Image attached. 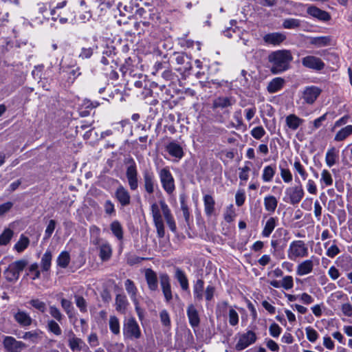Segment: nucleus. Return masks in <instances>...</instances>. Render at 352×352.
<instances>
[{
    "label": "nucleus",
    "instance_id": "6ab92c4d",
    "mask_svg": "<svg viewBox=\"0 0 352 352\" xmlns=\"http://www.w3.org/2000/svg\"><path fill=\"white\" fill-rule=\"evenodd\" d=\"M116 198L122 206H126L130 204L131 196L128 190L122 186H120L115 192Z\"/></svg>",
    "mask_w": 352,
    "mask_h": 352
},
{
    "label": "nucleus",
    "instance_id": "13d9d810",
    "mask_svg": "<svg viewBox=\"0 0 352 352\" xmlns=\"http://www.w3.org/2000/svg\"><path fill=\"white\" fill-rule=\"evenodd\" d=\"M305 332L307 340L311 342H315L318 338V332L311 327H307L305 328Z\"/></svg>",
    "mask_w": 352,
    "mask_h": 352
},
{
    "label": "nucleus",
    "instance_id": "603ef678",
    "mask_svg": "<svg viewBox=\"0 0 352 352\" xmlns=\"http://www.w3.org/2000/svg\"><path fill=\"white\" fill-rule=\"evenodd\" d=\"M28 275H29L32 280H36L40 278L41 272L38 270V265L37 263H34L29 266Z\"/></svg>",
    "mask_w": 352,
    "mask_h": 352
},
{
    "label": "nucleus",
    "instance_id": "2eb2a0df",
    "mask_svg": "<svg viewBox=\"0 0 352 352\" xmlns=\"http://www.w3.org/2000/svg\"><path fill=\"white\" fill-rule=\"evenodd\" d=\"M160 285L165 300L167 302H169L173 298L169 276L166 274H162L160 275Z\"/></svg>",
    "mask_w": 352,
    "mask_h": 352
},
{
    "label": "nucleus",
    "instance_id": "4be33fe9",
    "mask_svg": "<svg viewBox=\"0 0 352 352\" xmlns=\"http://www.w3.org/2000/svg\"><path fill=\"white\" fill-rule=\"evenodd\" d=\"M145 278L151 291H156L158 288V281L157 274L151 269L145 270Z\"/></svg>",
    "mask_w": 352,
    "mask_h": 352
},
{
    "label": "nucleus",
    "instance_id": "b1692460",
    "mask_svg": "<svg viewBox=\"0 0 352 352\" xmlns=\"http://www.w3.org/2000/svg\"><path fill=\"white\" fill-rule=\"evenodd\" d=\"M68 336H69V340H68L69 346L70 349L72 351H81L83 345H85L84 342L80 338L76 337L75 334L74 333V332L72 331H70L68 333Z\"/></svg>",
    "mask_w": 352,
    "mask_h": 352
},
{
    "label": "nucleus",
    "instance_id": "a18cd8bd",
    "mask_svg": "<svg viewBox=\"0 0 352 352\" xmlns=\"http://www.w3.org/2000/svg\"><path fill=\"white\" fill-rule=\"evenodd\" d=\"M293 167L296 173H297L302 180H306L308 173L304 166L300 163L299 160H296L293 164Z\"/></svg>",
    "mask_w": 352,
    "mask_h": 352
},
{
    "label": "nucleus",
    "instance_id": "c03bdc74",
    "mask_svg": "<svg viewBox=\"0 0 352 352\" xmlns=\"http://www.w3.org/2000/svg\"><path fill=\"white\" fill-rule=\"evenodd\" d=\"M14 236V231L10 228H6L0 234V245H8Z\"/></svg>",
    "mask_w": 352,
    "mask_h": 352
},
{
    "label": "nucleus",
    "instance_id": "ddd939ff",
    "mask_svg": "<svg viewBox=\"0 0 352 352\" xmlns=\"http://www.w3.org/2000/svg\"><path fill=\"white\" fill-rule=\"evenodd\" d=\"M126 176L131 190H135L138 187V179L137 167L134 162L127 167Z\"/></svg>",
    "mask_w": 352,
    "mask_h": 352
},
{
    "label": "nucleus",
    "instance_id": "09e8293b",
    "mask_svg": "<svg viewBox=\"0 0 352 352\" xmlns=\"http://www.w3.org/2000/svg\"><path fill=\"white\" fill-rule=\"evenodd\" d=\"M320 182L321 185L324 184L325 186H329L333 184V177L329 170L326 169L322 170Z\"/></svg>",
    "mask_w": 352,
    "mask_h": 352
},
{
    "label": "nucleus",
    "instance_id": "423d86ee",
    "mask_svg": "<svg viewBox=\"0 0 352 352\" xmlns=\"http://www.w3.org/2000/svg\"><path fill=\"white\" fill-rule=\"evenodd\" d=\"M123 335L126 338L133 340L141 336L139 325L134 318H128L124 324Z\"/></svg>",
    "mask_w": 352,
    "mask_h": 352
},
{
    "label": "nucleus",
    "instance_id": "bb28decb",
    "mask_svg": "<svg viewBox=\"0 0 352 352\" xmlns=\"http://www.w3.org/2000/svg\"><path fill=\"white\" fill-rule=\"evenodd\" d=\"M278 223V218L277 217H270L262 230L261 234L263 237L267 238L272 233L274 228L276 227Z\"/></svg>",
    "mask_w": 352,
    "mask_h": 352
},
{
    "label": "nucleus",
    "instance_id": "f8f14e48",
    "mask_svg": "<svg viewBox=\"0 0 352 352\" xmlns=\"http://www.w3.org/2000/svg\"><path fill=\"white\" fill-rule=\"evenodd\" d=\"M301 63L305 67L315 71H320L324 67V62L320 58L312 55L302 58Z\"/></svg>",
    "mask_w": 352,
    "mask_h": 352
},
{
    "label": "nucleus",
    "instance_id": "6e6d98bb",
    "mask_svg": "<svg viewBox=\"0 0 352 352\" xmlns=\"http://www.w3.org/2000/svg\"><path fill=\"white\" fill-rule=\"evenodd\" d=\"M29 303L31 306H32L36 309L38 310L41 313H45L47 310V307L45 302L41 301L38 298H34L29 301Z\"/></svg>",
    "mask_w": 352,
    "mask_h": 352
},
{
    "label": "nucleus",
    "instance_id": "cd10ccee",
    "mask_svg": "<svg viewBox=\"0 0 352 352\" xmlns=\"http://www.w3.org/2000/svg\"><path fill=\"white\" fill-rule=\"evenodd\" d=\"M124 287L132 302H136V301L139 300V297L138 295V288L133 281L130 279L126 280L124 282Z\"/></svg>",
    "mask_w": 352,
    "mask_h": 352
},
{
    "label": "nucleus",
    "instance_id": "5fc2aeb1",
    "mask_svg": "<svg viewBox=\"0 0 352 352\" xmlns=\"http://www.w3.org/2000/svg\"><path fill=\"white\" fill-rule=\"evenodd\" d=\"M280 175L283 181L286 183H290L293 179V175L289 168L279 166Z\"/></svg>",
    "mask_w": 352,
    "mask_h": 352
},
{
    "label": "nucleus",
    "instance_id": "4d7b16f0",
    "mask_svg": "<svg viewBox=\"0 0 352 352\" xmlns=\"http://www.w3.org/2000/svg\"><path fill=\"white\" fill-rule=\"evenodd\" d=\"M265 133L266 132L262 126H255L250 131L251 135L256 140H261Z\"/></svg>",
    "mask_w": 352,
    "mask_h": 352
},
{
    "label": "nucleus",
    "instance_id": "de8ad7c7",
    "mask_svg": "<svg viewBox=\"0 0 352 352\" xmlns=\"http://www.w3.org/2000/svg\"><path fill=\"white\" fill-rule=\"evenodd\" d=\"M109 329L110 331L115 335L120 333V322L119 319L116 316H111L109 318Z\"/></svg>",
    "mask_w": 352,
    "mask_h": 352
},
{
    "label": "nucleus",
    "instance_id": "1a4fd4ad",
    "mask_svg": "<svg viewBox=\"0 0 352 352\" xmlns=\"http://www.w3.org/2000/svg\"><path fill=\"white\" fill-rule=\"evenodd\" d=\"M256 340V335L252 331H248L245 333L239 335V340L235 346L238 351H241L254 344Z\"/></svg>",
    "mask_w": 352,
    "mask_h": 352
},
{
    "label": "nucleus",
    "instance_id": "39448f33",
    "mask_svg": "<svg viewBox=\"0 0 352 352\" xmlns=\"http://www.w3.org/2000/svg\"><path fill=\"white\" fill-rule=\"evenodd\" d=\"M27 265L28 261L24 258L12 262L3 272L5 278L9 282H16Z\"/></svg>",
    "mask_w": 352,
    "mask_h": 352
},
{
    "label": "nucleus",
    "instance_id": "7ed1b4c3",
    "mask_svg": "<svg viewBox=\"0 0 352 352\" xmlns=\"http://www.w3.org/2000/svg\"><path fill=\"white\" fill-rule=\"evenodd\" d=\"M296 184L287 187L285 189L284 200L292 205H296L300 202L305 196V190L302 184L296 175L295 177Z\"/></svg>",
    "mask_w": 352,
    "mask_h": 352
},
{
    "label": "nucleus",
    "instance_id": "bf43d9fd",
    "mask_svg": "<svg viewBox=\"0 0 352 352\" xmlns=\"http://www.w3.org/2000/svg\"><path fill=\"white\" fill-rule=\"evenodd\" d=\"M281 287L285 290H289L294 287V279L292 276H285L280 280Z\"/></svg>",
    "mask_w": 352,
    "mask_h": 352
},
{
    "label": "nucleus",
    "instance_id": "5701e85b",
    "mask_svg": "<svg viewBox=\"0 0 352 352\" xmlns=\"http://www.w3.org/2000/svg\"><path fill=\"white\" fill-rule=\"evenodd\" d=\"M14 318L21 326L23 327L31 325L33 320L28 313L22 310H18L14 314Z\"/></svg>",
    "mask_w": 352,
    "mask_h": 352
},
{
    "label": "nucleus",
    "instance_id": "f704fd0d",
    "mask_svg": "<svg viewBox=\"0 0 352 352\" xmlns=\"http://www.w3.org/2000/svg\"><path fill=\"white\" fill-rule=\"evenodd\" d=\"M204 281L202 279L196 280L193 285V295L195 300L201 301L204 297Z\"/></svg>",
    "mask_w": 352,
    "mask_h": 352
},
{
    "label": "nucleus",
    "instance_id": "ea45409f",
    "mask_svg": "<svg viewBox=\"0 0 352 352\" xmlns=\"http://www.w3.org/2000/svg\"><path fill=\"white\" fill-rule=\"evenodd\" d=\"M52 255L50 250H47L41 260V267L43 272L48 271L51 267Z\"/></svg>",
    "mask_w": 352,
    "mask_h": 352
},
{
    "label": "nucleus",
    "instance_id": "e433bc0d",
    "mask_svg": "<svg viewBox=\"0 0 352 352\" xmlns=\"http://www.w3.org/2000/svg\"><path fill=\"white\" fill-rule=\"evenodd\" d=\"M352 134V125H347L337 132L334 140L341 142L344 140Z\"/></svg>",
    "mask_w": 352,
    "mask_h": 352
},
{
    "label": "nucleus",
    "instance_id": "c9c22d12",
    "mask_svg": "<svg viewBox=\"0 0 352 352\" xmlns=\"http://www.w3.org/2000/svg\"><path fill=\"white\" fill-rule=\"evenodd\" d=\"M278 201L276 198L273 195H267L264 198V206L265 210L273 213L277 208Z\"/></svg>",
    "mask_w": 352,
    "mask_h": 352
},
{
    "label": "nucleus",
    "instance_id": "58836bf2",
    "mask_svg": "<svg viewBox=\"0 0 352 352\" xmlns=\"http://www.w3.org/2000/svg\"><path fill=\"white\" fill-rule=\"evenodd\" d=\"M42 334L43 332L41 330L36 329L24 333L22 338L30 340L33 343H37L38 340L41 338Z\"/></svg>",
    "mask_w": 352,
    "mask_h": 352
},
{
    "label": "nucleus",
    "instance_id": "4468645a",
    "mask_svg": "<svg viewBox=\"0 0 352 352\" xmlns=\"http://www.w3.org/2000/svg\"><path fill=\"white\" fill-rule=\"evenodd\" d=\"M99 250V257L102 261H109L112 256V248L110 243L103 240L98 244H94Z\"/></svg>",
    "mask_w": 352,
    "mask_h": 352
},
{
    "label": "nucleus",
    "instance_id": "052dcab7",
    "mask_svg": "<svg viewBox=\"0 0 352 352\" xmlns=\"http://www.w3.org/2000/svg\"><path fill=\"white\" fill-rule=\"evenodd\" d=\"M269 332L273 338H278L282 332V329L278 324L273 322L269 327Z\"/></svg>",
    "mask_w": 352,
    "mask_h": 352
},
{
    "label": "nucleus",
    "instance_id": "0e129e2a",
    "mask_svg": "<svg viewBox=\"0 0 352 352\" xmlns=\"http://www.w3.org/2000/svg\"><path fill=\"white\" fill-rule=\"evenodd\" d=\"M306 188L307 192L311 195H316L318 192L317 186L313 179H308L306 183Z\"/></svg>",
    "mask_w": 352,
    "mask_h": 352
},
{
    "label": "nucleus",
    "instance_id": "c756f323",
    "mask_svg": "<svg viewBox=\"0 0 352 352\" xmlns=\"http://www.w3.org/2000/svg\"><path fill=\"white\" fill-rule=\"evenodd\" d=\"M285 80L280 77L273 78L267 87V91L270 94L276 93L280 90L284 85Z\"/></svg>",
    "mask_w": 352,
    "mask_h": 352
},
{
    "label": "nucleus",
    "instance_id": "aec40b11",
    "mask_svg": "<svg viewBox=\"0 0 352 352\" xmlns=\"http://www.w3.org/2000/svg\"><path fill=\"white\" fill-rule=\"evenodd\" d=\"M307 11L310 16L318 20L327 21L330 19V15L327 12L322 10L316 6H309Z\"/></svg>",
    "mask_w": 352,
    "mask_h": 352
},
{
    "label": "nucleus",
    "instance_id": "412c9836",
    "mask_svg": "<svg viewBox=\"0 0 352 352\" xmlns=\"http://www.w3.org/2000/svg\"><path fill=\"white\" fill-rule=\"evenodd\" d=\"M186 314L190 324L192 327H197L199 324L200 319L198 311L195 306L192 304L188 305L186 309Z\"/></svg>",
    "mask_w": 352,
    "mask_h": 352
},
{
    "label": "nucleus",
    "instance_id": "a19ab883",
    "mask_svg": "<svg viewBox=\"0 0 352 352\" xmlns=\"http://www.w3.org/2000/svg\"><path fill=\"white\" fill-rule=\"evenodd\" d=\"M110 229L118 240L122 241L123 239V229L118 221H113L110 225Z\"/></svg>",
    "mask_w": 352,
    "mask_h": 352
},
{
    "label": "nucleus",
    "instance_id": "20e7f679",
    "mask_svg": "<svg viewBox=\"0 0 352 352\" xmlns=\"http://www.w3.org/2000/svg\"><path fill=\"white\" fill-rule=\"evenodd\" d=\"M287 254L289 260L296 261L298 259L307 257L309 248L304 241L295 240L289 243Z\"/></svg>",
    "mask_w": 352,
    "mask_h": 352
},
{
    "label": "nucleus",
    "instance_id": "338daca9",
    "mask_svg": "<svg viewBox=\"0 0 352 352\" xmlns=\"http://www.w3.org/2000/svg\"><path fill=\"white\" fill-rule=\"evenodd\" d=\"M50 314L52 316V317H53L58 322H60L63 318V316L60 311V310L55 306L50 307Z\"/></svg>",
    "mask_w": 352,
    "mask_h": 352
},
{
    "label": "nucleus",
    "instance_id": "dca6fc26",
    "mask_svg": "<svg viewBox=\"0 0 352 352\" xmlns=\"http://www.w3.org/2000/svg\"><path fill=\"white\" fill-rule=\"evenodd\" d=\"M285 126L290 131H296L305 122V120L296 114L291 113L285 117Z\"/></svg>",
    "mask_w": 352,
    "mask_h": 352
},
{
    "label": "nucleus",
    "instance_id": "864d4df0",
    "mask_svg": "<svg viewBox=\"0 0 352 352\" xmlns=\"http://www.w3.org/2000/svg\"><path fill=\"white\" fill-rule=\"evenodd\" d=\"M300 20L298 19H286L283 23V26L285 29H296L300 25Z\"/></svg>",
    "mask_w": 352,
    "mask_h": 352
},
{
    "label": "nucleus",
    "instance_id": "c85d7f7f",
    "mask_svg": "<svg viewBox=\"0 0 352 352\" xmlns=\"http://www.w3.org/2000/svg\"><path fill=\"white\" fill-rule=\"evenodd\" d=\"M175 278L179 282L182 290L187 291L189 289L188 278L183 270L179 268L175 269Z\"/></svg>",
    "mask_w": 352,
    "mask_h": 352
},
{
    "label": "nucleus",
    "instance_id": "393cba45",
    "mask_svg": "<svg viewBox=\"0 0 352 352\" xmlns=\"http://www.w3.org/2000/svg\"><path fill=\"white\" fill-rule=\"evenodd\" d=\"M285 36L279 32H274L267 34L264 36L263 40L266 43L273 45H278L280 44L285 39Z\"/></svg>",
    "mask_w": 352,
    "mask_h": 352
},
{
    "label": "nucleus",
    "instance_id": "0eeeda50",
    "mask_svg": "<svg viewBox=\"0 0 352 352\" xmlns=\"http://www.w3.org/2000/svg\"><path fill=\"white\" fill-rule=\"evenodd\" d=\"M158 174L164 190L169 195L173 193L175 189V181L169 168H163Z\"/></svg>",
    "mask_w": 352,
    "mask_h": 352
},
{
    "label": "nucleus",
    "instance_id": "49530a36",
    "mask_svg": "<svg viewBox=\"0 0 352 352\" xmlns=\"http://www.w3.org/2000/svg\"><path fill=\"white\" fill-rule=\"evenodd\" d=\"M69 261L70 256L69 254L66 251L62 252L58 256L56 261L57 265L62 268L67 267L69 263Z\"/></svg>",
    "mask_w": 352,
    "mask_h": 352
},
{
    "label": "nucleus",
    "instance_id": "9b49d317",
    "mask_svg": "<svg viewBox=\"0 0 352 352\" xmlns=\"http://www.w3.org/2000/svg\"><path fill=\"white\" fill-rule=\"evenodd\" d=\"M322 89L316 86L306 87L302 94V98L306 104H312L320 95Z\"/></svg>",
    "mask_w": 352,
    "mask_h": 352
},
{
    "label": "nucleus",
    "instance_id": "79ce46f5",
    "mask_svg": "<svg viewBox=\"0 0 352 352\" xmlns=\"http://www.w3.org/2000/svg\"><path fill=\"white\" fill-rule=\"evenodd\" d=\"M331 38L329 36H318L311 39L310 43L318 47H324L330 45Z\"/></svg>",
    "mask_w": 352,
    "mask_h": 352
},
{
    "label": "nucleus",
    "instance_id": "72a5a7b5",
    "mask_svg": "<svg viewBox=\"0 0 352 352\" xmlns=\"http://www.w3.org/2000/svg\"><path fill=\"white\" fill-rule=\"evenodd\" d=\"M276 166L267 165L264 167L262 173V179L264 182H270L272 181L276 174Z\"/></svg>",
    "mask_w": 352,
    "mask_h": 352
},
{
    "label": "nucleus",
    "instance_id": "f03ea898",
    "mask_svg": "<svg viewBox=\"0 0 352 352\" xmlns=\"http://www.w3.org/2000/svg\"><path fill=\"white\" fill-rule=\"evenodd\" d=\"M293 57L289 50H277L268 56L270 71L274 74H278L287 70Z\"/></svg>",
    "mask_w": 352,
    "mask_h": 352
},
{
    "label": "nucleus",
    "instance_id": "774afa93",
    "mask_svg": "<svg viewBox=\"0 0 352 352\" xmlns=\"http://www.w3.org/2000/svg\"><path fill=\"white\" fill-rule=\"evenodd\" d=\"M338 263H339V266H340L345 271L349 270L350 267H352L351 260L349 258H338Z\"/></svg>",
    "mask_w": 352,
    "mask_h": 352
},
{
    "label": "nucleus",
    "instance_id": "a211bd4d",
    "mask_svg": "<svg viewBox=\"0 0 352 352\" xmlns=\"http://www.w3.org/2000/svg\"><path fill=\"white\" fill-rule=\"evenodd\" d=\"M143 178L145 190L148 194H152L154 192L155 186L154 173L151 170L146 169L143 172Z\"/></svg>",
    "mask_w": 352,
    "mask_h": 352
},
{
    "label": "nucleus",
    "instance_id": "f3484780",
    "mask_svg": "<svg viewBox=\"0 0 352 352\" xmlns=\"http://www.w3.org/2000/svg\"><path fill=\"white\" fill-rule=\"evenodd\" d=\"M166 150L170 155L178 160H181L184 155L182 146L175 141L169 142L166 146Z\"/></svg>",
    "mask_w": 352,
    "mask_h": 352
},
{
    "label": "nucleus",
    "instance_id": "8fccbe9b",
    "mask_svg": "<svg viewBox=\"0 0 352 352\" xmlns=\"http://www.w3.org/2000/svg\"><path fill=\"white\" fill-rule=\"evenodd\" d=\"M47 330L56 336H60L62 333V330L59 324L54 320H49L47 324Z\"/></svg>",
    "mask_w": 352,
    "mask_h": 352
},
{
    "label": "nucleus",
    "instance_id": "37998d69",
    "mask_svg": "<svg viewBox=\"0 0 352 352\" xmlns=\"http://www.w3.org/2000/svg\"><path fill=\"white\" fill-rule=\"evenodd\" d=\"M89 232L91 234V243L93 245L98 244L104 240L100 237V229L96 226H91L89 228Z\"/></svg>",
    "mask_w": 352,
    "mask_h": 352
},
{
    "label": "nucleus",
    "instance_id": "69168bd1",
    "mask_svg": "<svg viewBox=\"0 0 352 352\" xmlns=\"http://www.w3.org/2000/svg\"><path fill=\"white\" fill-rule=\"evenodd\" d=\"M239 322V315L232 308L229 310V323L232 326H235Z\"/></svg>",
    "mask_w": 352,
    "mask_h": 352
},
{
    "label": "nucleus",
    "instance_id": "4c0bfd02",
    "mask_svg": "<svg viewBox=\"0 0 352 352\" xmlns=\"http://www.w3.org/2000/svg\"><path fill=\"white\" fill-rule=\"evenodd\" d=\"M338 158V151L336 148L331 147L328 149L325 155V162L329 167L333 166L336 163Z\"/></svg>",
    "mask_w": 352,
    "mask_h": 352
},
{
    "label": "nucleus",
    "instance_id": "2f4dec72",
    "mask_svg": "<svg viewBox=\"0 0 352 352\" xmlns=\"http://www.w3.org/2000/svg\"><path fill=\"white\" fill-rule=\"evenodd\" d=\"M204 204L206 214L210 217L214 212V199L210 195H206L204 196Z\"/></svg>",
    "mask_w": 352,
    "mask_h": 352
},
{
    "label": "nucleus",
    "instance_id": "e2e57ef3",
    "mask_svg": "<svg viewBox=\"0 0 352 352\" xmlns=\"http://www.w3.org/2000/svg\"><path fill=\"white\" fill-rule=\"evenodd\" d=\"M75 300H76V306L79 308L80 311L86 312L87 309V302H86L85 299L82 296H76Z\"/></svg>",
    "mask_w": 352,
    "mask_h": 352
},
{
    "label": "nucleus",
    "instance_id": "6e6552de",
    "mask_svg": "<svg viewBox=\"0 0 352 352\" xmlns=\"http://www.w3.org/2000/svg\"><path fill=\"white\" fill-rule=\"evenodd\" d=\"M318 258L311 256L310 258L300 262L296 267V274L302 276L310 274L314 269V265L318 263Z\"/></svg>",
    "mask_w": 352,
    "mask_h": 352
},
{
    "label": "nucleus",
    "instance_id": "680f3d73",
    "mask_svg": "<svg viewBox=\"0 0 352 352\" xmlns=\"http://www.w3.org/2000/svg\"><path fill=\"white\" fill-rule=\"evenodd\" d=\"M56 227V221L53 219L50 220L48 223V225L45 230L44 239H48L51 237L53 232L54 231Z\"/></svg>",
    "mask_w": 352,
    "mask_h": 352
},
{
    "label": "nucleus",
    "instance_id": "f257e3e1",
    "mask_svg": "<svg viewBox=\"0 0 352 352\" xmlns=\"http://www.w3.org/2000/svg\"><path fill=\"white\" fill-rule=\"evenodd\" d=\"M151 211L158 237L163 238L165 235L162 214L170 230L173 232H175L177 231V226L174 217L171 214L169 207L164 201H160L159 204L153 203L151 206Z\"/></svg>",
    "mask_w": 352,
    "mask_h": 352
},
{
    "label": "nucleus",
    "instance_id": "3c124183",
    "mask_svg": "<svg viewBox=\"0 0 352 352\" xmlns=\"http://www.w3.org/2000/svg\"><path fill=\"white\" fill-rule=\"evenodd\" d=\"M223 217L225 221L228 223H230L234 220L236 212L233 204H230L226 208Z\"/></svg>",
    "mask_w": 352,
    "mask_h": 352
},
{
    "label": "nucleus",
    "instance_id": "7c9ffc66",
    "mask_svg": "<svg viewBox=\"0 0 352 352\" xmlns=\"http://www.w3.org/2000/svg\"><path fill=\"white\" fill-rule=\"evenodd\" d=\"M234 103V100L232 98L219 97L214 100L212 107L223 109L232 106Z\"/></svg>",
    "mask_w": 352,
    "mask_h": 352
},
{
    "label": "nucleus",
    "instance_id": "9d476101",
    "mask_svg": "<svg viewBox=\"0 0 352 352\" xmlns=\"http://www.w3.org/2000/svg\"><path fill=\"white\" fill-rule=\"evenodd\" d=\"M3 344L5 349L8 352H21L27 347V345L24 342L18 341L11 336H6Z\"/></svg>",
    "mask_w": 352,
    "mask_h": 352
},
{
    "label": "nucleus",
    "instance_id": "473e14b6",
    "mask_svg": "<svg viewBox=\"0 0 352 352\" xmlns=\"http://www.w3.org/2000/svg\"><path fill=\"white\" fill-rule=\"evenodd\" d=\"M129 305V302L125 295L124 294H118L116 297V309L122 314H124L127 307Z\"/></svg>",
    "mask_w": 352,
    "mask_h": 352
},
{
    "label": "nucleus",
    "instance_id": "a878e982",
    "mask_svg": "<svg viewBox=\"0 0 352 352\" xmlns=\"http://www.w3.org/2000/svg\"><path fill=\"white\" fill-rule=\"evenodd\" d=\"M30 240L25 234H21L17 242L14 245L13 250L18 253L23 252L30 245Z\"/></svg>",
    "mask_w": 352,
    "mask_h": 352
}]
</instances>
